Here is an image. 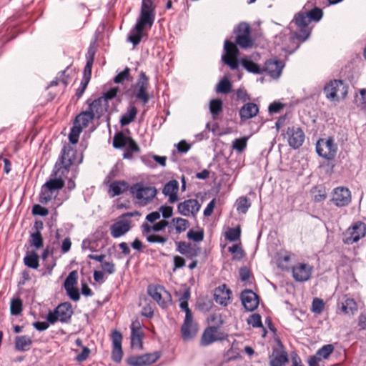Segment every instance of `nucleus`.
I'll return each mask as SVG.
<instances>
[{
	"instance_id": "62",
	"label": "nucleus",
	"mask_w": 366,
	"mask_h": 366,
	"mask_svg": "<svg viewBox=\"0 0 366 366\" xmlns=\"http://www.w3.org/2000/svg\"><path fill=\"white\" fill-rule=\"evenodd\" d=\"M147 240L150 243H159L164 244L167 241V237L156 234H152L147 237Z\"/></svg>"
},
{
	"instance_id": "61",
	"label": "nucleus",
	"mask_w": 366,
	"mask_h": 366,
	"mask_svg": "<svg viewBox=\"0 0 366 366\" xmlns=\"http://www.w3.org/2000/svg\"><path fill=\"white\" fill-rule=\"evenodd\" d=\"M241 233L240 225H237L234 228H230V242H240Z\"/></svg>"
},
{
	"instance_id": "56",
	"label": "nucleus",
	"mask_w": 366,
	"mask_h": 366,
	"mask_svg": "<svg viewBox=\"0 0 366 366\" xmlns=\"http://www.w3.org/2000/svg\"><path fill=\"white\" fill-rule=\"evenodd\" d=\"M119 92H120V89L119 87H113L104 92L100 98L104 99L105 103L108 104L109 101L115 98Z\"/></svg>"
},
{
	"instance_id": "28",
	"label": "nucleus",
	"mask_w": 366,
	"mask_h": 366,
	"mask_svg": "<svg viewBox=\"0 0 366 366\" xmlns=\"http://www.w3.org/2000/svg\"><path fill=\"white\" fill-rule=\"evenodd\" d=\"M179 190V182L175 180H170L167 183L165 184L162 189V193L166 197H169V202L174 203L178 199V192Z\"/></svg>"
},
{
	"instance_id": "2",
	"label": "nucleus",
	"mask_w": 366,
	"mask_h": 366,
	"mask_svg": "<svg viewBox=\"0 0 366 366\" xmlns=\"http://www.w3.org/2000/svg\"><path fill=\"white\" fill-rule=\"evenodd\" d=\"M322 16V10L318 7H315L309 11H300L297 13L292 22L295 24L298 29L295 32L294 36L290 37V40L294 41L296 39L300 42L305 41L311 34V29L308 26L310 23L312 21H319Z\"/></svg>"
},
{
	"instance_id": "15",
	"label": "nucleus",
	"mask_w": 366,
	"mask_h": 366,
	"mask_svg": "<svg viewBox=\"0 0 366 366\" xmlns=\"http://www.w3.org/2000/svg\"><path fill=\"white\" fill-rule=\"evenodd\" d=\"M131 329V347L134 349H143V340L144 332L141 327V324L138 320L134 321L130 325Z\"/></svg>"
},
{
	"instance_id": "60",
	"label": "nucleus",
	"mask_w": 366,
	"mask_h": 366,
	"mask_svg": "<svg viewBox=\"0 0 366 366\" xmlns=\"http://www.w3.org/2000/svg\"><path fill=\"white\" fill-rule=\"evenodd\" d=\"M312 192L313 193V199L316 202H321L326 199V193L325 189H317L315 187L312 189Z\"/></svg>"
},
{
	"instance_id": "26",
	"label": "nucleus",
	"mask_w": 366,
	"mask_h": 366,
	"mask_svg": "<svg viewBox=\"0 0 366 366\" xmlns=\"http://www.w3.org/2000/svg\"><path fill=\"white\" fill-rule=\"evenodd\" d=\"M146 26H148V25L137 21L135 26L131 29L128 35V41L132 43L134 46L138 45L144 36V29Z\"/></svg>"
},
{
	"instance_id": "51",
	"label": "nucleus",
	"mask_w": 366,
	"mask_h": 366,
	"mask_svg": "<svg viewBox=\"0 0 366 366\" xmlns=\"http://www.w3.org/2000/svg\"><path fill=\"white\" fill-rule=\"evenodd\" d=\"M334 347L332 345H325L319 349L315 355H313L312 357H318L320 358V360L322 358L327 359L332 353Z\"/></svg>"
},
{
	"instance_id": "24",
	"label": "nucleus",
	"mask_w": 366,
	"mask_h": 366,
	"mask_svg": "<svg viewBox=\"0 0 366 366\" xmlns=\"http://www.w3.org/2000/svg\"><path fill=\"white\" fill-rule=\"evenodd\" d=\"M227 335L224 337H220L217 334V327L214 326L208 327L204 331L201 340L200 345L202 346H207L219 340L226 339Z\"/></svg>"
},
{
	"instance_id": "12",
	"label": "nucleus",
	"mask_w": 366,
	"mask_h": 366,
	"mask_svg": "<svg viewBox=\"0 0 366 366\" xmlns=\"http://www.w3.org/2000/svg\"><path fill=\"white\" fill-rule=\"evenodd\" d=\"M331 202L338 207H346L352 201L350 189L345 187H337L332 191Z\"/></svg>"
},
{
	"instance_id": "29",
	"label": "nucleus",
	"mask_w": 366,
	"mask_h": 366,
	"mask_svg": "<svg viewBox=\"0 0 366 366\" xmlns=\"http://www.w3.org/2000/svg\"><path fill=\"white\" fill-rule=\"evenodd\" d=\"M129 183L124 180L114 181L109 185L108 192L112 197L119 196L129 190Z\"/></svg>"
},
{
	"instance_id": "35",
	"label": "nucleus",
	"mask_w": 366,
	"mask_h": 366,
	"mask_svg": "<svg viewBox=\"0 0 366 366\" xmlns=\"http://www.w3.org/2000/svg\"><path fill=\"white\" fill-rule=\"evenodd\" d=\"M239 64H241L247 71L253 74H259L263 71L257 64L247 56L241 58L239 60Z\"/></svg>"
},
{
	"instance_id": "13",
	"label": "nucleus",
	"mask_w": 366,
	"mask_h": 366,
	"mask_svg": "<svg viewBox=\"0 0 366 366\" xmlns=\"http://www.w3.org/2000/svg\"><path fill=\"white\" fill-rule=\"evenodd\" d=\"M313 272V267L307 263H297L292 267V277L295 281L304 282L309 280Z\"/></svg>"
},
{
	"instance_id": "48",
	"label": "nucleus",
	"mask_w": 366,
	"mask_h": 366,
	"mask_svg": "<svg viewBox=\"0 0 366 366\" xmlns=\"http://www.w3.org/2000/svg\"><path fill=\"white\" fill-rule=\"evenodd\" d=\"M94 62V53L91 56H86V63L83 71V80L89 81L92 76V69Z\"/></svg>"
},
{
	"instance_id": "34",
	"label": "nucleus",
	"mask_w": 366,
	"mask_h": 366,
	"mask_svg": "<svg viewBox=\"0 0 366 366\" xmlns=\"http://www.w3.org/2000/svg\"><path fill=\"white\" fill-rule=\"evenodd\" d=\"M230 254L232 255V259L234 261H241L246 257L247 254L241 242L230 246Z\"/></svg>"
},
{
	"instance_id": "17",
	"label": "nucleus",
	"mask_w": 366,
	"mask_h": 366,
	"mask_svg": "<svg viewBox=\"0 0 366 366\" xmlns=\"http://www.w3.org/2000/svg\"><path fill=\"white\" fill-rule=\"evenodd\" d=\"M88 105L87 110L94 114L97 119H99L108 110L109 104L104 102L100 97L92 99H88L86 102Z\"/></svg>"
},
{
	"instance_id": "9",
	"label": "nucleus",
	"mask_w": 366,
	"mask_h": 366,
	"mask_svg": "<svg viewBox=\"0 0 366 366\" xmlns=\"http://www.w3.org/2000/svg\"><path fill=\"white\" fill-rule=\"evenodd\" d=\"M156 6L153 0H142L140 12L137 21L148 25L150 29L155 20Z\"/></svg>"
},
{
	"instance_id": "58",
	"label": "nucleus",
	"mask_w": 366,
	"mask_h": 366,
	"mask_svg": "<svg viewBox=\"0 0 366 366\" xmlns=\"http://www.w3.org/2000/svg\"><path fill=\"white\" fill-rule=\"evenodd\" d=\"M325 307V302L322 299L315 298L312 303V311L315 314H320Z\"/></svg>"
},
{
	"instance_id": "20",
	"label": "nucleus",
	"mask_w": 366,
	"mask_h": 366,
	"mask_svg": "<svg viewBox=\"0 0 366 366\" xmlns=\"http://www.w3.org/2000/svg\"><path fill=\"white\" fill-rule=\"evenodd\" d=\"M242 303L247 311H254L259 305V297L251 290H244L241 293Z\"/></svg>"
},
{
	"instance_id": "55",
	"label": "nucleus",
	"mask_w": 366,
	"mask_h": 366,
	"mask_svg": "<svg viewBox=\"0 0 366 366\" xmlns=\"http://www.w3.org/2000/svg\"><path fill=\"white\" fill-rule=\"evenodd\" d=\"M232 98L243 103L250 100L249 96L248 95L247 91L244 89H238L236 90Z\"/></svg>"
},
{
	"instance_id": "5",
	"label": "nucleus",
	"mask_w": 366,
	"mask_h": 366,
	"mask_svg": "<svg viewBox=\"0 0 366 366\" xmlns=\"http://www.w3.org/2000/svg\"><path fill=\"white\" fill-rule=\"evenodd\" d=\"M324 93L327 99L333 102L344 99L347 94V86L342 80H333L324 87Z\"/></svg>"
},
{
	"instance_id": "33",
	"label": "nucleus",
	"mask_w": 366,
	"mask_h": 366,
	"mask_svg": "<svg viewBox=\"0 0 366 366\" xmlns=\"http://www.w3.org/2000/svg\"><path fill=\"white\" fill-rule=\"evenodd\" d=\"M247 323L249 325H251L252 327H259L262 330V337H265L267 334V331L266 330V328L264 327V325H262V317H261V315L258 313H253L252 315H250L248 318L247 319Z\"/></svg>"
},
{
	"instance_id": "50",
	"label": "nucleus",
	"mask_w": 366,
	"mask_h": 366,
	"mask_svg": "<svg viewBox=\"0 0 366 366\" xmlns=\"http://www.w3.org/2000/svg\"><path fill=\"white\" fill-rule=\"evenodd\" d=\"M217 93H229V74H225L222 79L217 84L215 88Z\"/></svg>"
},
{
	"instance_id": "25",
	"label": "nucleus",
	"mask_w": 366,
	"mask_h": 366,
	"mask_svg": "<svg viewBox=\"0 0 366 366\" xmlns=\"http://www.w3.org/2000/svg\"><path fill=\"white\" fill-rule=\"evenodd\" d=\"M284 67V63L281 60L269 59L266 61L264 69H263L272 78H278L282 73Z\"/></svg>"
},
{
	"instance_id": "54",
	"label": "nucleus",
	"mask_w": 366,
	"mask_h": 366,
	"mask_svg": "<svg viewBox=\"0 0 366 366\" xmlns=\"http://www.w3.org/2000/svg\"><path fill=\"white\" fill-rule=\"evenodd\" d=\"M22 311V301L19 298L12 299L10 303V312L13 315H19Z\"/></svg>"
},
{
	"instance_id": "8",
	"label": "nucleus",
	"mask_w": 366,
	"mask_h": 366,
	"mask_svg": "<svg viewBox=\"0 0 366 366\" xmlns=\"http://www.w3.org/2000/svg\"><path fill=\"white\" fill-rule=\"evenodd\" d=\"M282 135L287 139L289 146L294 149L300 148L305 138L303 130L295 125L287 127L286 130H282Z\"/></svg>"
},
{
	"instance_id": "18",
	"label": "nucleus",
	"mask_w": 366,
	"mask_h": 366,
	"mask_svg": "<svg viewBox=\"0 0 366 366\" xmlns=\"http://www.w3.org/2000/svg\"><path fill=\"white\" fill-rule=\"evenodd\" d=\"M201 207L198 200L189 199L180 202L177 205V211L183 216L189 217L190 214L195 215Z\"/></svg>"
},
{
	"instance_id": "10",
	"label": "nucleus",
	"mask_w": 366,
	"mask_h": 366,
	"mask_svg": "<svg viewBox=\"0 0 366 366\" xmlns=\"http://www.w3.org/2000/svg\"><path fill=\"white\" fill-rule=\"evenodd\" d=\"M337 150V145L331 137L320 139L316 144V151L318 155L327 160H332L335 158Z\"/></svg>"
},
{
	"instance_id": "47",
	"label": "nucleus",
	"mask_w": 366,
	"mask_h": 366,
	"mask_svg": "<svg viewBox=\"0 0 366 366\" xmlns=\"http://www.w3.org/2000/svg\"><path fill=\"white\" fill-rule=\"evenodd\" d=\"M29 243L31 247H35L36 249H39L44 246V239L41 235V233L39 232H32L30 234L29 239Z\"/></svg>"
},
{
	"instance_id": "4",
	"label": "nucleus",
	"mask_w": 366,
	"mask_h": 366,
	"mask_svg": "<svg viewBox=\"0 0 366 366\" xmlns=\"http://www.w3.org/2000/svg\"><path fill=\"white\" fill-rule=\"evenodd\" d=\"M73 314L71 305L69 302L59 304L54 310H49L46 320L51 325L59 321L62 323L68 322Z\"/></svg>"
},
{
	"instance_id": "49",
	"label": "nucleus",
	"mask_w": 366,
	"mask_h": 366,
	"mask_svg": "<svg viewBox=\"0 0 366 366\" xmlns=\"http://www.w3.org/2000/svg\"><path fill=\"white\" fill-rule=\"evenodd\" d=\"M291 257L292 253L289 252H285L284 254H280L277 260L278 267L282 269H289L288 263L291 259Z\"/></svg>"
},
{
	"instance_id": "45",
	"label": "nucleus",
	"mask_w": 366,
	"mask_h": 366,
	"mask_svg": "<svg viewBox=\"0 0 366 366\" xmlns=\"http://www.w3.org/2000/svg\"><path fill=\"white\" fill-rule=\"evenodd\" d=\"M130 137H127L122 132H117L113 138V146L117 149L125 147Z\"/></svg>"
},
{
	"instance_id": "44",
	"label": "nucleus",
	"mask_w": 366,
	"mask_h": 366,
	"mask_svg": "<svg viewBox=\"0 0 366 366\" xmlns=\"http://www.w3.org/2000/svg\"><path fill=\"white\" fill-rule=\"evenodd\" d=\"M222 101L219 99H212L209 102V111L214 119H217L222 111Z\"/></svg>"
},
{
	"instance_id": "40",
	"label": "nucleus",
	"mask_w": 366,
	"mask_h": 366,
	"mask_svg": "<svg viewBox=\"0 0 366 366\" xmlns=\"http://www.w3.org/2000/svg\"><path fill=\"white\" fill-rule=\"evenodd\" d=\"M249 137L250 136H244L234 139L232 143V149L239 154L243 153L247 149Z\"/></svg>"
},
{
	"instance_id": "41",
	"label": "nucleus",
	"mask_w": 366,
	"mask_h": 366,
	"mask_svg": "<svg viewBox=\"0 0 366 366\" xmlns=\"http://www.w3.org/2000/svg\"><path fill=\"white\" fill-rule=\"evenodd\" d=\"M148 295L155 300L162 307H166L167 302L162 300V295L159 292V287L157 286L149 285L147 289Z\"/></svg>"
},
{
	"instance_id": "7",
	"label": "nucleus",
	"mask_w": 366,
	"mask_h": 366,
	"mask_svg": "<svg viewBox=\"0 0 366 366\" xmlns=\"http://www.w3.org/2000/svg\"><path fill=\"white\" fill-rule=\"evenodd\" d=\"M236 35L235 43L242 49H248L252 46L253 40L250 36L251 27L247 22H240L234 29Z\"/></svg>"
},
{
	"instance_id": "64",
	"label": "nucleus",
	"mask_w": 366,
	"mask_h": 366,
	"mask_svg": "<svg viewBox=\"0 0 366 366\" xmlns=\"http://www.w3.org/2000/svg\"><path fill=\"white\" fill-rule=\"evenodd\" d=\"M65 290L71 300L76 302L79 300L80 295L76 287L65 288Z\"/></svg>"
},
{
	"instance_id": "32",
	"label": "nucleus",
	"mask_w": 366,
	"mask_h": 366,
	"mask_svg": "<svg viewBox=\"0 0 366 366\" xmlns=\"http://www.w3.org/2000/svg\"><path fill=\"white\" fill-rule=\"evenodd\" d=\"M358 310L357 304L353 298L345 295L341 303V311L348 316L353 315Z\"/></svg>"
},
{
	"instance_id": "30",
	"label": "nucleus",
	"mask_w": 366,
	"mask_h": 366,
	"mask_svg": "<svg viewBox=\"0 0 366 366\" xmlns=\"http://www.w3.org/2000/svg\"><path fill=\"white\" fill-rule=\"evenodd\" d=\"M214 300L217 303L226 307L229 300V288L226 284L217 287L214 293Z\"/></svg>"
},
{
	"instance_id": "19",
	"label": "nucleus",
	"mask_w": 366,
	"mask_h": 366,
	"mask_svg": "<svg viewBox=\"0 0 366 366\" xmlns=\"http://www.w3.org/2000/svg\"><path fill=\"white\" fill-rule=\"evenodd\" d=\"M177 251L188 259H194L199 255L201 248L196 244L184 241L176 242Z\"/></svg>"
},
{
	"instance_id": "1",
	"label": "nucleus",
	"mask_w": 366,
	"mask_h": 366,
	"mask_svg": "<svg viewBox=\"0 0 366 366\" xmlns=\"http://www.w3.org/2000/svg\"><path fill=\"white\" fill-rule=\"evenodd\" d=\"M77 151L69 144L64 145L61 155L55 163L51 178L46 182L41 188L39 201L43 204L55 199L59 190L64 187V177H66L71 165L76 163Z\"/></svg>"
},
{
	"instance_id": "39",
	"label": "nucleus",
	"mask_w": 366,
	"mask_h": 366,
	"mask_svg": "<svg viewBox=\"0 0 366 366\" xmlns=\"http://www.w3.org/2000/svg\"><path fill=\"white\" fill-rule=\"evenodd\" d=\"M24 262L28 267L36 269L39 266V257L34 251L29 252L24 258Z\"/></svg>"
},
{
	"instance_id": "3",
	"label": "nucleus",
	"mask_w": 366,
	"mask_h": 366,
	"mask_svg": "<svg viewBox=\"0 0 366 366\" xmlns=\"http://www.w3.org/2000/svg\"><path fill=\"white\" fill-rule=\"evenodd\" d=\"M135 204L145 207L151 203L157 194V189L144 182H137L129 188Z\"/></svg>"
},
{
	"instance_id": "37",
	"label": "nucleus",
	"mask_w": 366,
	"mask_h": 366,
	"mask_svg": "<svg viewBox=\"0 0 366 366\" xmlns=\"http://www.w3.org/2000/svg\"><path fill=\"white\" fill-rule=\"evenodd\" d=\"M137 112L138 111L136 107L132 105L129 106L127 109V111L122 116L120 119L119 122L121 126H127L133 122L136 118Z\"/></svg>"
},
{
	"instance_id": "11",
	"label": "nucleus",
	"mask_w": 366,
	"mask_h": 366,
	"mask_svg": "<svg viewBox=\"0 0 366 366\" xmlns=\"http://www.w3.org/2000/svg\"><path fill=\"white\" fill-rule=\"evenodd\" d=\"M160 352L146 353L142 355H134L127 358L126 362L130 366L149 365L156 362L161 357Z\"/></svg>"
},
{
	"instance_id": "36",
	"label": "nucleus",
	"mask_w": 366,
	"mask_h": 366,
	"mask_svg": "<svg viewBox=\"0 0 366 366\" xmlns=\"http://www.w3.org/2000/svg\"><path fill=\"white\" fill-rule=\"evenodd\" d=\"M31 344V339L26 335L17 336L15 338V349L18 351H28Z\"/></svg>"
},
{
	"instance_id": "57",
	"label": "nucleus",
	"mask_w": 366,
	"mask_h": 366,
	"mask_svg": "<svg viewBox=\"0 0 366 366\" xmlns=\"http://www.w3.org/2000/svg\"><path fill=\"white\" fill-rule=\"evenodd\" d=\"M187 236L189 239H192L194 242H201L204 239V230L199 229L194 231L193 229H190L187 232Z\"/></svg>"
},
{
	"instance_id": "46",
	"label": "nucleus",
	"mask_w": 366,
	"mask_h": 366,
	"mask_svg": "<svg viewBox=\"0 0 366 366\" xmlns=\"http://www.w3.org/2000/svg\"><path fill=\"white\" fill-rule=\"evenodd\" d=\"M175 231L177 234L184 232L189 227V222L181 217H175L172 219Z\"/></svg>"
},
{
	"instance_id": "38",
	"label": "nucleus",
	"mask_w": 366,
	"mask_h": 366,
	"mask_svg": "<svg viewBox=\"0 0 366 366\" xmlns=\"http://www.w3.org/2000/svg\"><path fill=\"white\" fill-rule=\"evenodd\" d=\"M189 298L190 292L189 290H186L179 300V307L185 312V317H187V320L191 317H193L192 310L189 308L188 306V300Z\"/></svg>"
},
{
	"instance_id": "16",
	"label": "nucleus",
	"mask_w": 366,
	"mask_h": 366,
	"mask_svg": "<svg viewBox=\"0 0 366 366\" xmlns=\"http://www.w3.org/2000/svg\"><path fill=\"white\" fill-rule=\"evenodd\" d=\"M122 335L119 331L117 330L112 331L111 334V340L112 342V359L114 362L117 363L121 362L123 356L122 347Z\"/></svg>"
},
{
	"instance_id": "31",
	"label": "nucleus",
	"mask_w": 366,
	"mask_h": 366,
	"mask_svg": "<svg viewBox=\"0 0 366 366\" xmlns=\"http://www.w3.org/2000/svg\"><path fill=\"white\" fill-rule=\"evenodd\" d=\"M96 119L94 114L90 113L87 109L80 112L75 118L74 124L79 126L81 129L86 128L93 120Z\"/></svg>"
},
{
	"instance_id": "22",
	"label": "nucleus",
	"mask_w": 366,
	"mask_h": 366,
	"mask_svg": "<svg viewBox=\"0 0 366 366\" xmlns=\"http://www.w3.org/2000/svg\"><path fill=\"white\" fill-rule=\"evenodd\" d=\"M131 228L130 221L120 218L110 226V234L113 238H119L126 234Z\"/></svg>"
},
{
	"instance_id": "59",
	"label": "nucleus",
	"mask_w": 366,
	"mask_h": 366,
	"mask_svg": "<svg viewBox=\"0 0 366 366\" xmlns=\"http://www.w3.org/2000/svg\"><path fill=\"white\" fill-rule=\"evenodd\" d=\"M130 69L126 67L122 71L119 73L114 78V81L117 84L122 83L125 80L129 79Z\"/></svg>"
},
{
	"instance_id": "23",
	"label": "nucleus",
	"mask_w": 366,
	"mask_h": 366,
	"mask_svg": "<svg viewBox=\"0 0 366 366\" xmlns=\"http://www.w3.org/2000/svg\"><path fill=\"white\" fill-rule=\"evenodd\" d=\"M197 332L198 327L197 323L193 321V317L189 318L187 321V317H185L181 327L182 339L186 341L189 340L196 336Z\"/></svg>"
},
{
	"instance_id": "52",
	"label": "nucleus",
	"mask_w": 366,
	"mask_h": 366,
	"mask_svg": "<svg viewBox=\"0 0 366 366\" xmlns=\"http://www.w3.org/2000/svg\"><path fill=\"white\" fill-rule=\"evenodd\" d=\"M78 280V272L76 270L71 271L66 278L64 287L65 288L76 287Z\"/></svg>"
},
{
	"instance_id": "27",
	"label": "nucleus",
	"mask_w": 366,
	"mask_h": 366,
	"mask_svg": "<svg viewBox=\"0 0 366 366\" xmlns=\"http://www.w3.org/2000/svg\"><path fill=\"white\" fill-rule=\"evenodd\" d=\"M259 113V107L253 102L245 103L239 109V114L241 122L256 117Z\"/></svg>"
},
{
	"instance_id": "53",
	"label": "nucleus",
	"mask_w": 366,
	"mask_h": 366,
	"mask_svg": "<svg viewBox=\"0 0 366 366\" xmlns=\"http://www.w3.org/2000/svg\"><path fill=\"white\" fill-rule=\"evenodd\" d=\"M82 130L83 129H81L79 126H76L74 124H73L69 134V140L71 144H75L78 142L79 135Z\"/></svg>"
},
{
	"instance_id": "42",
	"label": "nucleus",
	"mask_w": 366,
	"mask_h": 366,
	"mask_svg": "<svg viewBox=\"0 0 366 366\" xmlns=\"http://www.w3.org/2000/svg\"><path fill=\"white\" fill-rule=\"evenodd\" d=\"M239 49L237 45L230 42V69H238L239 66V60L238 59Z\"/></svg>"
},
{
	"instance_id": "21",
	"label": "nucleus",
	"mask_w": 366,
	"mask_h": 366,
	"mask_svg": "<svg viewBox=\"0 0 366 366\" xmlns=\"http://www.w3.org/2000/svg\"><path fill=\"white\" fill-rule=\"evenodd\" d=\"M269 359V366H284L289 360L287 352L284 350L281 343L279 347L272 349Z\"/></svg>"
},
{
	"instance_id": "6",
	"label": "nucleus",
	"mask_w": 366,
	"mask_h": 366,
	"mask_svg": "<svg viewBox=\"0 0 366 366\" xmlns=\"http://www.w3.org/2000/svg\"><path fill=\"white\" fill-rule=\"evenodd\" d=\"M366 235V224L361 222H355L342 234V242L346 244H352L357 242Z\"/></svg>"
},
{
	"instance_id": "14",
	"label": "nucleus",
	"mask_w": 366,
	"mask_h": 366,
	"mask_svg": "<svg viewBox=\"0 0 366 366\" xmlns=\"http://www.w3.org/2000/svg\"><path fill=\"white\" fill-rule=\"evenodd\" d=\"M149 79L144 71H141L139 79L135 86V97L144 104H147L149 100V97L147 93Z\"/></svg>"
},
{
	"instance_id": "63",
	"label": "nucleus",
	"mask_w": 366,
	"mask_h": 366,
	"mask_svg": "<svg viewBox=\"0 0 366 366\" xmlns=\"http://www.w3.org/2000/svg\"><path fill=\"white\" fill-rule=\"evenodd\" d=\"M32 214L34 215L45 217L48 215L49 210L40 204H34L32 207Z\"/></svg>"
},
{
	"instance_id": "43",
	"label": "nucleus",
	"mask_w": 366,
	"mask_h": 366,
	"mask_svg": "<svg viewBox=\"0 0 366 366\" xmlns=\"http://www.w3.org/2000/svg\"><path fill=\"white\" fill-rule=\"evenodd\" d=\"M234 206L239 214H246L251 207V201L247 197H240L237 199Z\"/></svg>"
}]
</instances>
